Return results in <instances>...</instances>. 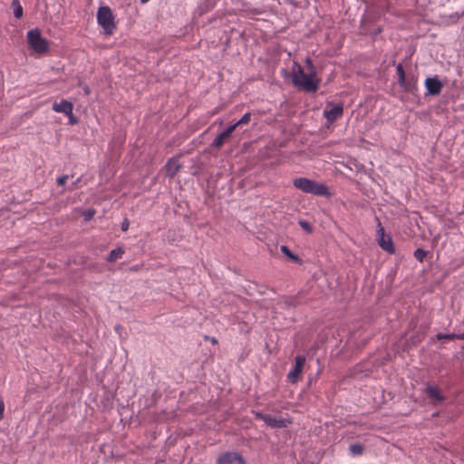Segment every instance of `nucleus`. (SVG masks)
<instances>
[{"label":"nucleus","instance_id":"obj_6","mask_svg":"<svg viewBox=\"0 0 464 464\" xmlns=\"http://www.w3.org/2000/svg\"><path fill=\"white\" fill-rule=\"evenodd\" d=\"M343 113V104L342 102L334 103L330 102L327 103L326 109L324 111V117L330 123H333L335 121H337L340 117H342Z\"/></svg>","mask_w":464,"mask_h":464},{"label":"nucleus","instance_id":"obj_20","mask_svg":"<svg viewBox=\"0 0 464 464\" xmlns=\"http://www.w3.org/2000/svg\"><path fill=\"white\" fill-rule=\"evenodd\" d=\"M12 6L14 7V15L19 19L23 16V7L18 0H13Z\"/></svg>","mask_w":464,"mask_h":464},{"label":"nucleus","instance_id":"obj_24","mask_svg":"<svg viewBox=\"0 0 464 464\" xmlns=\"http://www.w3.org/2000/svg\"><path fill=\"white\" fill-rule=\"evenodd\" d=\"M299 225L305 232L309 234L313 232V226L310 224V222L306 220H300Z\"/></svg>","mask_w":464,"mask_h":464},{"label":"nucleus","instance_id":"obj_33","mask_svg":"<svg viewBox=\"0 0 464 464\" xmlns=\"http://www.w3.org/2000/svg\"><path fill=\"white\" fill-rule=\"evenodd\" d=\"M79 86L82 88L85 95H89L90 94V88L87 84H82L81 82L79 83Z\"/></svg>","mask_w":464,"mask_h":464},{"label":"nucleus","instance_id":"obj_5","mask_svg":"<svg viewBox=\"0 0 464 464\" xmlns=\"http://www.w3.org/2000/svg\"><path fill=\"white\" fill-rule=\"evenodd\" d=\"M378 244L382 249L388 252L389 254H393L395 252V247L393 245V241L392 239V237L390 235H386L384 233V228L382 227L381 222L379 221L378 224Z\"/></svg>","mask_w":464,"mask_h":464},{"label":"nucleus","instance_id":"obj_36","mask_svg":"<svg viewBox=\"0 0 464 464\" xmlns=\"http://www.w3.org/2000/svg\"><path fill=\"white\" fill-rule=\"evenodd\" d=\"M381 32H382V28H380V27H379V28L376 30L375 34H379V33H381Z\"/></svg>","mask_w":464,"mask_h":464},{"label":"nucleus","instance_id":"obj_19","mask_svg":"<svg viewBox=\"0 0 464 464\" xmlns=\"http://www.w3.org/2000/svg\"><path fill=\"white\" fill-rule=\"evenodd\" d=\"M396 71H397V74H398V82H399V84L400 85H404L405 84V80H406V74H405V71H404V68H403L401 63H398L397 64Z\"/></svg>","mask_w":464,"mask_h":464},{"label":"nucleus","instance_id":"obj_28","mask_svg":"<svg viewBox=\"0 0 464 464\" xmlns=\"http://www.w3.org/2000/svg\"><path fill=\"white\" fill-rule=\"evenodd\" d=\"M69 118V123L73 125V124H76L78 123V118L76 116L73 115L72 111H71V114H66Z\"/></svg>","mask_w":464,"mask_h":464},{"label":"nucleus","instance_id":"obj_13","mask_svg":"<svg viewBox=\"0 0 464 464\" xmlns=\"http://www.w3.org/2000/svg\"><path fill=\"white\" fill-rule=\"evenodd\" d=\"M426 393L433 403H440L445 400V397L441 394L440 391L437 386L428 385L426 388Z\"/></svg>","mask_w":464,"mask_h":464},{"label":"nucleus","instance_id":"obj_9","mask_svg":"<svg viewBox=\"0 0 464 464\" xmlns=\"http://www.w3.org/2000/svg\"><path fill=\"white\" fill-rule=\"evenodd\" d=\"M305 363V357L304 355H297L295 359L294 369L291 370L287 374V380L291 383H295L303 372Z\"/></svg>","mask_w":464,"mask_h":464},{"label":"nucleus","instance_id":"obj_38","mask_svg":"<svg viewBox=\"0 0 464 464\" xmlns=\"http://www.w3.org/2000/svg\"><path fill=\"white\" fill-rule=\"evenodd\" d=\"M141 3H147L149 0H140Z\"/></svg>","mask_w":464,"mask_h":464},{"label":"nucleus","instance_id":"obj_7","mask_svg":"<svg viewBox=\"0 0 464 464\" xmlns=\"http://www.w3.org/2000/svg\"><path fill=\"white\" fill-rule=\"evenodd\" d=\"M256 420H263L267 426L271 428H285L287 426V420L282 418L277 419L270 414H265L259 411L254 412Z\"/></svg>","mask_w":464,"mask_h":464},{"label":"nucleus","instance_id":"obj_10","mask_svg":"<svg viewBox=\"0 0 464 464\" xmlns=\"http://www.w3.org/2000/svg\"><path fill=\"white\" fill-rule=\"evenodd\" d=\"M425 87L427 89L426 96H437L441 92L443 82L437 76L428 77L425 80Z\"/></svg>","mask_w":464,"mask_h":464},{"label":"nucleus","instance_id":"obj_18","mask_svg":"<svg viewBox=\"0 0 464 464\" xmlns=\"http://www.w3.org/2000/svg\"><path fill=\"white\" fill-rule=\"evenodd\" d=\"M349 451L353 456L362 455L364 451V447L361 443L356 442L349 446Z\"/></svg>","mask_w":464,"mask_h":464},{"label":"nucleus","instance_id":"obj_37","mask_svg":"<svg viewBox=\"0 0 464 464\" xmlns=\"http://www.w3.org/2000/svg\"><path fill=\"white\" fill-rule=\"evenodd\" d=\"M115 328H116V330H120V329H121V326H120V325H117Z\"/></svg>","mask_w":464,"mask_h":464},{"label":"nucleus","instance_id":"obj_26","mask_svg":"<svg viewBox=\"0 0 464 464\" xmlns=\"http://www.w3.org/2000/svg\"><path fill=\"white\" fill-rule=\"evenodd\" d=\"M68 178H69L68 175H63V176L59 177L57 179V184L59 186H64L66 181H67V179H68Z\"/></svg>","mask_w":464,"mask_h":464},{"label":"nucleus","instance_id":"obj_15","mask_svg":"<svg viewBox=\"0 0 464 464\" xmlns=\"http://www.w3.org/2000/svg\"><path fill=\"white\" fill-rule=\"evenodd\" d=\"M417 82H418L417 77L412 75L410 79L406 78L404 85H400V86L402 87L405 92L414 93L418 90Z\"/></svg>","mask_w":464,"mask_h":464},{"label":"nucleus","instance_id":"obj_25","mask_svg":"<svg viewBox=\"0 0 464 464\" xmlns=\"http://www.w3.org/2000/svg\"><path fill=\"white\" fill-rule=\"evenodd\" d=\"M250 118H251V114L249 112H247V113L244 114L242 116V118L237 122H236L235 124H237V126H238V125H241V124L247 123L250 121Z\"/></svg>","mask_w":464,"mask_h":464},{"label":"nucleus","instance_id":"obj_29","mask_svg":"<svg viewBox=\"0 0 464 464\" xmlns=\"http://www.w3.org/2000/svg\"><path fill=\"white\" fill-rule=\"evenodd\" d=\"M129 227H130V221L128 218H124L122 223H121V230L122 231H127L129 229Z\"/></svg>","mask_w":464,"mask_h":464},{"label":"nucleus","instance_id":"obj_35","mask_svg":"<svg viewBox=\"0 0 464 464\" xmlns=\"http://www.w3.org/2000/svg\"><path fill=\"white\" fill-rule=\"evenodd\" d=\"M456 339H458V340H464V333L456 334Z\"/></svg>","mask_w":464,"mask_h":464},{"label":"nucleus","instance_id":"obj_17","mask_svg":"<svg viewBox=\"0 0 464 464\" xmlns=\"http://www.w3.org/2000/svg\"><path fill=\"white\" fill-rule=\"evenodd\" d=\"M123 254L124 249L119 246L110 252L106 260L110 263L115 262L117 259L121 258Z\"/></svg>","mask_w":464,"mask_h":464},{"label":"nucleus","instance_id":"obj_1","mask_svg":"<svg viewBox=\"0 0 464 464\" xmlns=\"http://www.w3.org/2000/svg\"><path fill=\"white\" fill-rule=\"evenodd\" d=\"M321 82V79H313L304 72L303 67L296 62H294L292 69V83L298 90L305 92H316Z\"/></svg>","mask_w":464,"mask_h":464},{"label":"nucleus","instance_id":"obj_27","mask_svg":"<svg viewBox=\"0 0 464 464\" xmlns=\"http://www.w3.org/2000/svg\"><path fill=\"white\" fill-rule=\"evenodd\" d=\"M307 74L310 78H313V79H317L316 78V74H317V71H316V68L315 67H313V68H310V69H307Z\"/></svg>","mask_w":464,"mask_h":464},{"label":"nucleus","instance_id":"obj_3","mask_svg":"<svg viewBox=\"0 0 464 464\" xmlns=\"http://www.w3.org/2000/svg\"><path fill=\"white\" fill-rule=\"evenodd\" d=\"M27 44L38 54H44L49 51V42L42 36L38 28L28 31Z\"/></svg>","mask_w":464,"mask_h":464},{"label":"nucleus","instance_id":"obj_30","mask_svg":"<svg viewBox=\"0 0 464 464\" xmlns=\"http://www.w3.org/2000/svg\"><path fill=\"white\" fill-rule=\"evenodd\" d=\"M4 411H5V402L0 398V420L4 419Z\"/></svg>","mask_w":464,"mask_h":464},{"label":"nucleus","instance_id":"obj_8","mask_svg":"<svg viewBox=\"0 0 464 464\" xmlns=\"http://www.w3.org/2000/svg\"><path fill=\"white\" fill-rule=\"evenodd\" d=\"M217 464H246V461L238 452L226 451L219 454Z\"/></svg>","mask_w":464,"mask_h":464},{"label":"nucleus","instance_id":"obj_2","mask_svg":"<svg viewBox=\"0 0 464 464\" xmlns=\"http://www.w3.org/2000/svg\"><path fill=\"white\" fill-rule=\"evenodd\" d=\"M293 185L304 193L324 197L330 195L329 188L325 184L307 178H296L294 179Z\"/></svg>","mask_w":464,"mask_h":464},{"label":"nucleus","instance_id":"obj_32","mask_svg":"<svg viewBox=\"0 0 464 464\" xmlns=\"http://www.w3.org/2000/svg\"><path fill=\"white\" fill-rule=\"evenodd\" d=\"M95 211L94 210H88L85 214H84V218L85 220H89L91 218H92L93 215H94Z\"/></svg>","mask_w":464,"mask_h":464},{"label":"nucleus","instance_id":"obj_12","mask_svg":"<svg viewBox=\"0 0 464 464\" xmlns=\"http://www.w3.org/2000/svg\"><path fill=\"white\" fill-rule=\"evenodd\" d=\"M181 168L182 164L179 162L178 157H172L168 160L165 165V174L167 177L173 179Z\"/></svg>","mask_w":464,"mask_h":464},{"label":"nucleus","instance_id":"obj_14","mask_svg":"<svg viewBox=\"0 0 464 464\" xmlns=\"http://www.w3.org/2000/svg\"><path fill=\"white\" fill-rule=\"evenodd\" d=\"M53 110L56 112L71 114V111L73 110V104L67 100H62L60 102H54L53 104Z\"/></svg>","mask_w":464,"mask_h":464},{"label":"nucleus","instance_id":"obj_34","mask_svg":"<svg viewBox=\"0 0 464 464\" xmlns=\"http://www.w3.org/2000/svg\"><path fill=\"white\" fill-rule=\"evenodd\" d=\"M205 339H209L211 341L212 343H218V340L215 338V337H209V336H205Z\"/></svg>","mask_w":464,"mask_h":464},{"label":"nucleus","instance_id":"obj_23","mask_svg":"<svg viewBox=\"0 0 464 464\" xmlns=\"http://www.w3.org/2000/svg\"><path fill=\"white\" fill-rule=\"evenodd\" d=\"M437 340H455L456 334H443L438 333L435 336Z\"/></svg>","mask_w":464,"mask_h":464},{"label":"nucleus","instance_id":"obj_11","mask_svg":"<svg viewBox=\"0 0 464 464\" xmlns=\"http://www.w3.org/2000/svg\"><path fill=\"white\" fill-rule=\"evenodd\" d=\"M236 128L237 124H233L227 127L222 132H220L213 140L211 147L219 150L224 145V143L231 137Z\"/></svg>","mask_w":464,"mask_h":464},{"label":"nucleus","instance_id":"obj_31","mask_svg":"<svg viewBox=\"0 0 464 464\" xmlns=\"http://www.w3.org/2000/svg\"><path fill=\"white\" fill-rule=\"evenodd\" d=\"M305 66L307 69L314 67V63L311 58L307 57L304 61Z\"/></svg>","mask_w":464,"mask_h":464},{"label":"nucleus","instance_id":"obj_22","mask_svg":"<svg viewBox=\"0 0 464 464\" xmlns=\"http://www.w3.org/2000/svg\"><path fill=\"white\" fill-rule=\"evenodd\" d=\"M284 304L286 307H295L297 306L300 303L298 301V299L295 297V296H291V297H287L285 298V300L284 301Z\"/></svg>","mask_w":464,"mask_h":464},{"label":"nucleus","instance_id":"obj_16","mask_svg":"<svg viewBox=\"0 0 464 464\" xmlns=\"http://www.w3.org/2000/svg\"><path fill=\"white\" fill-rule=\"evenodd\" d=\"M280 250L292 262L298 265L303 263L302 259L296 254L293 253L287 246H281Z\"/></svg>","mask_w":464,"mask_h":464},{"label":"nucleus","instance_id":"obj_21","mask_svg":"<svg viewBox=\"0 0 464 464\" xmlns=\"http://www.w3.org/2000/svg\"><path fill=\"white\" fill-rule=\"evenodd\" d=\"M428 252L423 250L422 248H417L414 253H413V256L414 257L420 261V262H423L424 258L426 257Z\"/></svg>","mask_w":464,"mask_h":464},{"label":"nucleus","instance_id":"obj_4","mask_svg":"<svg viewBox=\"0 0 464 464\" xmlns=\"http://www.w3.org/2000/svg\"><path fill=\"white\" fill-rule=\"evenodd\" d=\"M97 21L106 35H111L116 29L114 15L109 6H101L98 8Z\"/></svg>","mask_w":464,"mask_h":464}]
</instances>
